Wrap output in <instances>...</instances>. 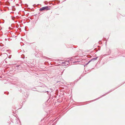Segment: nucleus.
<instances>
[{
	"instance_id": "nucleus-1",
	"label": "nucleus",
	"mask_w": 125,
	"mask_h": 125,
	"mask_svg": "<svg viewBox=\"0 0 125 125\" xmlns=\"http://www.w3.org/2000/svg\"><path fill=\"white\" fill-rule=\"evenodd\" d=\"M24 64L23 63H21L20 64H18L15 66V69L18 71H20L23 68V66Z\"/></svg>"
},
{
	"instance_id": "nucleus-2",
	"label": "nucleus",
	"mask_w": 125,
	"mask_h": 125,
	"mask_svg": "<svg viewBox=\"0 0 125 125\" xmlns=\"http://www.w3.org/2000/svg\"><path fill=\"white\" fill-rule=\"evenodd\" d=\"M49 7L48 6H47L43 7L42 8H40V9L39 10L40 11H42L44 10H50Z\"/></svg>"
},
{
	"instance_id": "nucleus-3",
	"label": "nucleus",
	"mask_w": 125,
	"mask_h": 125,
	"mask_svg": "<svg viewBox=\"0 0 125 125\" xmlns=\"http://www.w3.org/2000/svg\"><path fill=\"white\" fill-rule=\"evenodd\" d=\"M122 53V51H118V52L116 53L115 54V55L117 54L116 55H115V57H116L117 56H119L120 55H121V53Z\"/></svg>"
},
{
	"instance_id": "nucleus-4",
	"label": "nucleus",
	"mask_w": 125,
	"mask_h": 125,
	"mask_svg": "<svg viewBox=\"0 0 125 125\" xmlns=\"http://www.w3.org/2000/svg\"><path fill=\"white\" fill-rule=\"evenodd\" d=\"M98 58V57H96V58H93L92 59H91V60H90L89 61V62H90L91 61H94V60H96Z\"/></svg>"
},
{
	"instance_id": "nucleus-5",
	"label": "nucleus",
	"mask_w": 125,
	"mask_h": 125,
	"mask_svg": "<svg viewBox=\"0 0 125 125\" xmlns=\"http://www.w3.org/2000/svg\"><path fill=\"white\" fill-rule=\"evenodd\" d=\"M122 56L124 57H125V51H122Z\"/></svg>"
},
{
	"instance_id": "nucleus-6",
	"label": "nucleus",
	"mask_w": 125,
	"mask_h": 125,
	"mask_svg": "<svg viewBox=\"0 0 125 125\" xmlns=\"http://www.w3.org/2000/svg\"><path fill=\"white\" fill-rule=\"evenodd\" d=\"M114 89H113V90H111V91H109V92H108V93H107L106 94H108V93H110L111 92H112V91H113L114 90Z\"/></svg>"
},
{
	"instance_id": "nucleus-7",
	"label": "nucleus",
	"mask_w": 125,
	"mask_h": 125,
	"mask_svg": "<svg viewBox=\"0 0 125 125\" xmlns=\"http://www.w3.org/2000/svg\"><path fill=\"white\" fill-rule=\"evenodd\" d=\"M12 10L14 11L16 9L15 8H13L12 9Z\"/></svg>"
},
{
	"instance_id": "nucleus-8",
	"label": "nucleus",
	"mask_w": 125,
	"mask_h": 125,
	"mask_svg": "<svg viewBox=\"0 0 125 125\" xmlns=\"http://www.w3.org/2000/svg\"><path fill=\"white\" fill-rule=\"evenodd\" d=\"M73 58H71L70 59V60L71 61H73Z\"/></svg>"
},
{
	"instance_id": "nucleus-9",
	"label": "nucleus",
	"mask_w": 125,
	"mask_h": 125,
	"mask_svg": "<svg viewBox=\"0 0 125 125\" xmlns=\"http://www.w3.org/2000/svg\"><path fill=\"white\" fill-rule=\"evenodd\" d=\"M56 123V122H55L54 123H53L52 125H55Z\"/></svg>"
},
{
	"instance_id": "nucleus-10",
	"label": "nucleus",
	"mask_w": 125,
	"mask_h": 125,
	"mask_svg": "<svg viewBox=\"0 0 125 125\" xmlns=\"http://www.w3.org/2000/svg\"><path fill=\"white\" fill-rule=\"evenodd\" d=\"M43 92H47V94H48V93H49V91H44Z\"/></svg>"
},
{
	"instance_id": "nucleus-11",
	"label": "nucleus",
	"mask_w": 125,
	"mask_h": 125,
	"mask_svg": "<svg viewBox=\"0 0 125 125\" xmlns=\"http://www.w3.org/2000/svg\"><path fill=\"white\" fill-rule=\"evenodd\" d=\"M98 47H99L98 49V50H100V46H98Z\"/></svg>"
},
{
	"instance_id": "nucleus-12",
	"label": "nucleus",
	"mask_w": 125,
	"mask_h": 125,
	"mask_svg": "<svg viewBox=\"0 0 125 125\" xmlns=\"http://www.w3.org/2000/svg\"><path fill=\"white\" fill-rule=\"evenodd\" d=\"M21 56H22V58H24V55H21Z\"/></svg>"
},
{
	"instance_id": "nucleus-13",
	"label": "nucleus",
	"mask_w": 125,
	"mask_h": 125,
	"mask_svg": "<svg viewBox=\"0 0 125 125\" xmlns=\"http://www.w3.org/2000/svg\"><path fill=\"white\" fill-rule=\"evenodd\" d=\"M97 98V99H95V100H93L91 101H94V100H97V99H98V98Z\"/></svg>"
},
{
	"instance_id": "nucleus-14",
	"label": "nucleus",
	"mask_w": 125,
	"mask_h": 125,
	"mask_svg": "<svg viewBox=\"0 0 125 125\" xmlns=\"http://www.w3.org/2000/svg\"><path fill=\"white\" fill-rule=\"evenodd\" d=\"M104 94L103 95H102V96H101L100 97H103V96H104L105 95V94Z\"/></svg>"
},
{
	"instance_id": "nucleus-15",
	"label": "nucleus",
	"mask_w": 125,
	"mask_h": 125,
	"mask_svg": "<svg viewBox=\"0 0 125 125\" xmlns=\"http://www.w3.org/2000/svg\"><path fill=\"white\" fill-rule=\"evenodd\" d=\"M19 1H20L21 3L22 2L21 0H19Z\"/></svg>"
},
{
	"instance_id": "nucleus-16",
	"label": "nucleus",
	"mask_w": 125,
	"mask_h": 125,
	"mask_svg": "<svg viewBox=\"0 0 125 125\" xmlns=\"http://www.w3.org/2000/svg\"><path fill=\"white\" fill-rule=\"evenodd\" d=\"M25 5L26 7H27L28 6V5L27 4H25Z\"/></svg>"
},
{
	"instance_id": "nucleus-17",
	"label": "nucleus",
	"mask_w": 125,
	"mask_h": 125,
	"mask_svg": "<svg viewBox=\"0 0 125 125\" xmlns=\"http://www.w3.org/2000/svg\"><path fill=\"white\" fill-rule=\"evenodd\" d=\"M2 76H0V78H2Z\"/></svg>"
},
{
	"instance_id": "nucleus-18",
	"label": "nucleus",
	"mask_w": 125,
	"mask_h": 125,
	"mask_svg": "<svg viewBox=\"0 0 125 125\" xmlns=\"http://www.w3.org/2000/svg\"><path fill=\"white\" fill-rule=\"evenodd\" d=\"M90 62H89V61L87 63H86V64H88Z\"/></svg>"
},
{
	"instance_id": "nucleus-19",
	"label": "nucleus",
	"mask_w": 125,
	"mask_h": 125,
	"mask_svg": "<svg viewBox=\"0 0 125 125\" xmlns=\"http://www.w3.org/2000/svg\"><path fill=\"white\" fill-rule=\"evenodd\" d=\"M44 57H44V58H47L46 57H45V56Z\"/></svg>"
},
{
	"instance_id": "nucleus-20",
	"label": "nucleus",
	"mask_w": 125,
	"mask_h": 125,
	"mask_svg": "<svg viewBox=\"0 0 125 125\" xmlns=\"http://www.w3.org/2000/svg\"><path fill=\"white\" fill-rule=\"evenodd\" d=\"M110 52H109V54H110Z\"/></svg>"
},
{
	"instance_id": "nucleus-21",
	"label": "nucleus",
	"mask_w": 125,
	"mask_h": 125,
	"mask_svg": "<svg viewBox=\"0 0 125 125\" xmlns=\"http://www.w3.org/2000/svg\"><path fill=\"white\" fill-rule=\"evenodd\" d=\"M7 94H8L9 93L8 92H7Z\"/></svg>"
},
{
	"instance_id": "nucleus-22",
	"label": "nucleus",
	"mask_w": 125,
	"mask_h": 125,
	"mask_svg": "<svg viewBox=\"0 0 125 125\" xmlns=\"http://www.w3.org/2000/svg\"><path fill=\"white\" fill-rule=\"evenodd\" d=\"M9 58H10V57L9 56Z\"/></svg>"
},
{
	"instance_id": "nucleus-23",
	"label": "nucleus",
	"mask_w": 125,
	"mask_h": 125,
	"mask_svg": "<svg viewBox=\"0 0 125 125\" xmlns=\"http://www.w3.org/2000/svg\"><path fill=\"white\" fill-rule=\"evenodd\" d=\"M12 20H13L12 18Z\"/></svg>"
},
{
	"instance_id": "nucleus-24",
	"label": "nucleus",
	"mask_w": 125,
	"mask_h": 125,
	"mask_svg": "<svg viewBox=\"0 0 125 125\" xmlns=\"http://www.w3.org/2000/svg\"><path fill=\"white\" fill-rule=\"evenodd\" d=\"M112 58H114V57H112Z\"/></svg>"
}]
</instances>
